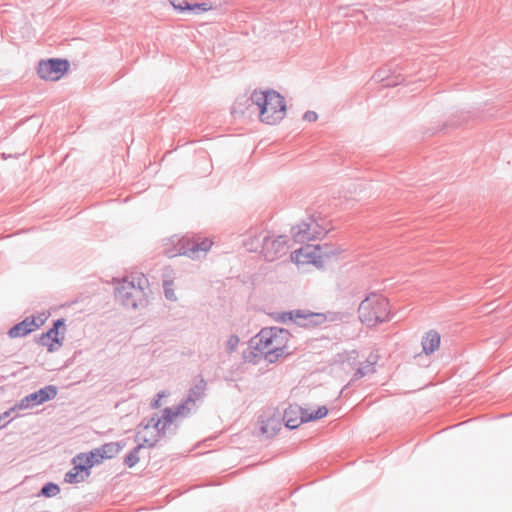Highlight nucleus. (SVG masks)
<instances>
[{
  "mask_svg": "<svg viewBox=\"0 0 512 512\" xmlns=\"http://www.w3.org/2000/svg\"><path fill=\"white\" fill-rule=\"evenodd\" d=\"M318 118V115L314 111H306L303 115V119L308 122H314Z\"/></svg>",
  "mask_w": 512,
  "mask_h": 512,
  "instance_id": "obj_38",
  "label": "nucleus"
},
{
  "mask_svg": "<svg viewBox=\"0 0 512 512\" xmlns=\"http://www.w3.org/2000/svg\"><path fill=\"white\" fill-rule=\"evenodd\" d=\"M165 392L162 391V392H159L158 394H156L155 398L153 399V401L151 402L150 406L151 408L153 409H157L161 406V399L163 397H165Z\"/></svg>",
  "mask_w": 512,
  "mask_h": 512,
  "instance_id": "obj_37",
  "label": "nucleus"
},
{
  "mask_svg": "<svg viewBox=\"0 0 512 512\" xmlns=\"http://www.w3.org/2000/svg\"><path fill=\"white\" fill-rule=\"evenodd\" d=\"M150 292L149 281L144 275L131 280L125 277L114 283L115 300L127 310L138 311L146 308Z\"/></svg>",
  "mask_w": 512,
  "mask_h": 512,
  "instance_id": "obj_1",
  "label": "nucleus"
},
{
  "mask_svg": "<svg viewBox=\"0 0 512 512\" xmlns=\"http://www.w3.org/2000/svg\"><path fill=\"white\" fill-rule=\"evenodd\" d=\"M189 414L190 413L188 411H186L185 406H183L181 403H179L175 408L166 407L163 410L162 417H161V421H162V426H161L162 434L165 435L167 426L170 425L173 422V419L175 417H177V416L186 417Z\"/></svg>",
  "mask_w": 512,
  "mask_h": 512,
  "instance_id": "obj_16",
  "label": "nucleus"
},
{
  "mask_svg": "<svg viewBox=\"0 0 512 512\" xmlns=\"http://www.w3.org/2000/svg\"><path fill=\"white\" fill-rule=\"evenodd\" d=\"M211 9V5L208 4V3H194V4H189V7H188V10H187V13H193V14H201L203 12H206L208 10Z\"/></svg>",
  "mask_w": 512,
  "mask_h": 512,
  "instance_id": "obj_32",
  "label": "nucleus"
},
{
  "mask_svg": "<svg viewBox=\"0 0 512 512\" xmlns=\"http://www.w3.org/2000/svg\"><path fill=\"white\" fill-rule=\"evenodd\" d=\"M87 300H89V297H88V296H85V297H82V298H81V302H84V301H87Z\"/></svg>",
  "mask_w": 512,
  "mask_h": 512,
  "instance_id": "obj_45",
  "label": "nucleus"
},
{
  "mask_svg": "<svg viewBox=\"0 0 512 512\" xmlns=\"http://www.w3.org/2000/svg\"><path fill=\"white\" fill-rule=\"evenodd\" d=\"M286 315H288L289 321H292L298 326L307 327L310 318L308 315H311V311L298 309L288 311Z\"/></svg>",
  "mask_w": 512,
  "mask_h": 512,
  "instance_id": "obj_21",
  "label": "nucleus"
},
{
  "mask_svg": "<svg viewBox=\"0 0 512 512\" xmlns=\"http://www.w3.org/2000/svg\"><path fill=\"white\" fill-rule=\"evenodd\" d=\"M207 383L202 376H199L193 387L188 390L186 398L181 402L189 413L195 409L196 401L201 399L206 391Z\"/></svg>",
  "mask_w": 512,
  "mask_h": 512,
  "instance_id": "obj_10",
  "label": "nucleus"
},
{
  "mask_svg": "<svg viewBox=\"0 0 512 512\" xmlns=\"http://www.w3.org/2000/svg\"><path fill=\"white\" fill-rule=\"evenodd\" d=\"M367 374V371H363V367H360L357 369L355 376L357 377H363Z\"/></svg>",
  "mask_w": 512,
  "mask_h": 512,
  "instance_id": "obj_40",
  "label": "nucleus"
},
{
  "mask_svg": "<svg viewBox=\"0 0 512 512\" xmlns=\"http://www.w3.org/2000/svg\"><path fill=\"white\" fill-rule=\"evenodd\" d=\"M65 65H66V74H67L69 71V68H70V63L67 59H66Z\"/></svg>",
  "mask_w": 512,
  "mask_h": 512,
  "instance_id": "obj_43",
  "label": "nucleus"
},
{
  "mask_svg": "<svg viewBox=\"0 0 512 512\" xmlns=\"http://www.w3.org/2000/svg\"><path fill=\"white\" fill-rule=\"evenodd\" d=\"M440 334L435 330L428 331L422 339V347L425 354H432L440 345Z\"/></svg>",
  "mask_w": 512,
  "mask_h": 512,
  "instance_id": "obj_18",
  "label": "nucleus"
},
{
  "mask_svg": "<svg viewBox=\"0 0 512 512\" xmlns=\"http://www.w3.org/2000/svg\"><path fill=\"white\" fill-rule=\"evenodd\" d=\"M360 321L368 327L389 321V301L382 295L371 293L358 307Z\"/></svg>",
  "mask_w": 512,
  "mask_h": 512,
  "instance_id": "obj_3",
  "label": "nucleus"
},
{
  "mask_svg": "<svg viewBox=\"0 0 512 512\" xmlns=\"http://www.w3.org/2000/svg\"><path fill=\"white\" fill-rule=\"evenodd\" d=\"M288 241L286 235L274 237L270 231H267L262 236V250H260L264 259L272 262L285 255L288 250Z\"/></svg>",
  "mask_w": 512,
  "mask_h": 512,
  "instance_id": "obj_5",
  "label": "nucleus"
},
{
  "mask_svg": "<svg viewBox=\"0 0 512 512\" xmlns=\"http://www.w3.org/2000/svg\"><path fill=\"white\" fill-rule=\"evenodd\" d=\"M267 231L250 230L243 239L244 247L250 252H257L259 249L262 250V236Z\"/></svg>",
  "mask_w": 512,
  "mask_h": 512,
  "instance_id": "obj_17",
  "label": "nucleus"
},
{
  "mask_svg": "<svg viewBox=\"0 0 512 512\" xmlns=\"http://www.w3.org/2000/svg\"><path fill=\"white\" fill-rule=\"evenodd\" d=\"M274 331H276L275 327L262 328L259 333L251 339V346L259 352H264L271 348L273 345Z\"/></svg>",
  "mask_w": 512,
  "mask_h": 512,
  "instance_id": "obj_13",
  "label": "nucleus"
},
{
  "mask_svg": "<svg viewBox=\"0 0 512 512\" xmlns=\"http://www.w3.org/2000/svg\"><path fill=\"white\" fill-rule=\"evenodd\" d=\"M239 337L235 334L229 336L227 342H226V349L228 352H233L236 350L238 344H239Z\"/></svg>",
  "mask_w": 512,
  "mask_h": 512,
  "instance_id": "obj_35",
  "label": "nucleus"
},
{
  "mask_svg": "<svg viewBox=\"0 0 512 512\" xmlns=\"http://www.w3.org/2000/svg\"><path fill=\"white\" fill-rule=\"evenodd\" d=\"M72 465V469L66 472V483H80L90 476L91 469L80 453L72 459Z\"/></svg>",
  "mask_w": 512,
  "mask_h": 512,
  "instance_id": "obj_8",
  "label": "nucleus"
},
{
  "mask_svg": "<svg viewBox=\"0 0 512 512\" xmlns=\"http://www.w3.org/2000/svg\"><path fill=\"white\" fill-rule=\"evenodd\" d=\"M140 426H142L144 429H148L149 427H153L156 431H157V436L158 437H162L164 436L162 434V430H161V426H162V421H161V418L158 417L157 414H154L148 421L147 423H144V421H142L140 423Z\"/></svg>",
  "mask_w": 512,
  "mask_h": 512,
  "instance_id": "obj_28",
  "label": "nucleus"
},
{
  "mask_svg": "<svg viewBox=\"0 0 512 512\" xmlns=\"http://www.w3.org/2000/svg\"><path fill=\"white\" fill-rule=\"evenodd\" d=\"M314 219L309 217L307 221H302L299 225L291 228V234L295 242L304 243L317 239V235L312 233Z\"/></svg>",
  "mask_w": 512,
  "mask_h": 512,
  "instance_id": "obj_12",
  "label": "nucleus"
},
{
  "mask_svg": "<svg viewBox=\"0 0 512 512\" xmlns=\"http://www.w3.org/2000/svg\"><path fill=\"white\" fill-rule=\"evenodd\" d=\"M58 493H60L59 485L53 482H48L42 486L39 495L44 497H53L56 496Z\"/></svg>",
  "mask_w": 512,
  "mask_h": 512,
  "instance_id": "obj_29",
  "label": "nucleus"
},
{
  "mask_svg": "<svg viewBox=\"0 0 512 512\" xmlns=\"http://www.w3.org/2000/svg\"><path fill=\"white\" fill-rule=\"evenodd\" d=\"M44 320L41 318H35L34 316H28L21 322L15 324L8 330V336L10 338H18L24 337L29 333L33 332L41 325H43Z\"/></svg>",
  "mask_w": 512,
  "mask_h": 512,
  "instance_id": "obj_9",
  "label": "nucleus"
},
{
  "mask_svg": "<svg viewBox=\"0 0 512 512\" xmlns=\"http://www.w3.org/2000/svg\"><path fill=\"white\" fill-rule=\"evenodd\" d=\"M312 233L317 235V238H319L322 234H325L327 232H324L323 228L318 223L314 222L312 227Z\"/></svg>",
  "mask_w": 512,
  "mask_h": 512,
  "instance_id": "obj_39",
  "label": "nucleus"
},
{
  "mask_svg": "<svg viewBox=\"0 0 512 512\" xmlns=\"http://www.w3.org/2000/svg\"><path fill=\"white\" fill-rule=\"evenodd\" d=\"M2 158H3V159H7V158H8V156H7L5 153H3V154H2Z\"/></svg>",
  "mask_w": 512,
  "mask_h": 512,
  "instance_id": "obj_46",
  "label": "nucleus"
},
{
  "mask_svg": "<svg viewBox=\"0 0 512 512\" xmlns=\"http://www.w3.org/2000/svg\"><path fill=\"white\" fill-rule=\"evenodd\" d=\"M389 71L390 70L385 69V68L380 69L374 74L373 77L377 81L383 82V85L386 87L396 86V85L400 84L402 81H404V77L400 74L396 75V76H389L388 75Z\"/></svg>",
  "mask_w": 512,
  "mask_h": 512,
  "instance_id": "obj_19",
  "label": "nucleus"
},
{
  "mask_svg": "<svg viewBox=\"0 0 512 512\" xmlns=\"http://www.w3.org/2000/svg\"><path fill=\"white\" fill-rule=\"evenodd\" d=\"M260 353L263 354L265 360L271 364L277 362L280 358H285V357L290 356L289 354L284 353L281 350V348H278V349L269 348V349L265 350L264 352H260Z\"/></svg>",
  "mask_w": 512,
  "mask_h": 512,
  "instance_id": "obj_27",
  "label": "nucleus"
},
{
  "mask_svg": "<svg viewBox=\"0 0 512 512\" xmlns=\"http://www.w3.org/2000/svg\"><path fill=\"white\" fill-rule=\"evenodd\" d=\"M173 245V249L165 251L169 258L184 255L194 260L201 257L200 253L206 254L210 250L212 241L208 238L200 240L199 238L195 239L194 237L184 236L177 238L176 242L173 241Z\"/></svg>",
  "mask_w": 512,
  "mask_h": 512,
  "instance_id": "obj_4",
  "label": "nucleus"
},
{
  "mask_svg": "<svg viewBox=\"0 0 512 512\" xmlns=\"http://www.w3.org/2000/svg\"><path fill=\"white\" fill-rule=\"evenodd\" d=\"M37 73L44 80H59L64 76V59L50 58L41 60L38 64Z\"/></svg>",
  "mask_w": 512,
  "mask_h": 512,
  "instance_id": "obj_6",
  "label": "nucleus"
},
{
  "mask_svg": "<svg viewBox=\"0 0 512 512\" xmlns=\"http://www.w3.org/2000/svg\"><path fill=\"white\" fill-rule=\"evenodd\" d=\"M280 429L281 423L274 419H268L266 422H263L260 427L261 432L266 434L269 438L276 435Z\"/></svg>",
  "mask_w": 512,
  "mask_h": 512,
  "instance_id": "obj_24",
  "label": "nucleus"
},
{
  "mask_svg": "<svg viewBox=\"0 0 512 512\" xmlns=\"http://www.w3.org/2000/svg\"><path fill=\"white\" fill-rule=\"evenodd\" d=\"M16 408H18V405L0 414V428L5 427L10 422L8 418L10 417L11 413L16 410Z\"/></svg>",
  "mask_w": 512,
  "mask_h": 512,
  "instance_id": "obj_36",
  "label": "nucleus"
},
{
  "mask_svg": "<svg viewBox=\"0 0 512 512\" xmlns=\"http://www.w3.org/2000/svg\"><path fill=\"white\" fill-rule=\"evenodd\" d=\"M169 2L179 13H187L190 4L187 0H169Z\"/></svg>",
  "mask_w": 512,
  "mask_h": 512,
  "instance_id": "obj_33",
  "label": "nucleus"
},
{
  "mask_svg": "<svg viewBox=\"0 0 512 512\" xmlns=\"http://www.w3.org/2000/svg\"><path fill=\"white\" fill-rule=\"evenodd\" d=\"M125 445L124 441L108 442L98 447V449L100 450L103 458L107 460L115 457L125 447Z\"/></svg>",
  "mask_w": 512,
  "mask_h": 512,
  "instance_id": "obj_20",
  "label": "nucleus"
},
{
  "mask_svg": "<svg viewBox=\"0 0 512 512\" xmlns=\"http://www.w3.org/2000/svg\"><path fill=\"white\" fill-rule=\"evenodd\" d=\"M78 302H79V300L72 301L71 303L66 302V307L74 305V304H76Z\"/></svg>",
  "mask_w": 512,
  "mask_h": 512,
  "instance_id": "obj_44",
  "label": "nucleus"
},
{
  "mask_svg": "<svg viewBox=\"0 0 512 512\" xmlns=\"http://www.w3.org/2000/svg\"><path fill=\"white\" fill-rule=\"evenodd\" d=\"M90 469L96 465L101 464L105 459L103 458L100 450L97 448L92 449L87 453H80Z\"/></svg>",
  "mask_w": 512,
  "mask_h": 512,
  "instance_id": "obj_22",
  "label": "nucleus"
},
{
  "mask_svg": "<svg viewBox=\"0 0 512 512\" xmlns=\"http://www.w3.org/2000/svg\"><path fill=\"white\" fill-rule=\"evenodd\" d=\"M57 395V387L54 385H47L21 399L18 404L19 409L32 408L40 405L46 401L54 399Z\"/></svg>",
  "mask_w": 512,
  "mask_h": 512,
  "instance_id": "obj_7",
  "label": "nucleus"
},
{
  "mask_svg": "<svg viewBox=\"0 0 512 512\" xmlns=\"http://www.w3.org/2000/svg\"><path fill=\"white\" fill-rule=\"evenodd\" d=\"M163 289L165 298L169 301L175 302L177 301V296L173 289V281L172 280H163Z\"/></svg>",
  "mask_w": 512,
  "mask_h": 512,
  "instance_id": "obj_30",
  "label": "nucleus"
},
{
  "mask_svg": "<svg viewBox=\"0 0 512 512\" xmlns=\"http://www.w3.org/2000/svg\"><path fill=\"white\" fill-rule=\"evenodd\" d=\"M286 314H287V312H283V313H282V315H281V320H282L283 322H286V321H288V320H289V319H288V315H286Z\"/></svg>",
  "mask_w": 512,
  "mask_h": 512,
  "instance_id": "obj_41",
  "label": "nucleus"
},
{
  "mask_svg": "<svg viewBox=\"0 0 512 512\" xmlns=\"http://www.w3.org/2000/svg\"><path fill=\"white\" fill-rule=\"evenodd\" d=\"M315 250L317 251L319 258H330L341 252L339 247L332 244H324L322 246L318 245L315 247Z\"/></svg>",
  "mask_w": 512,
  "mask_h": 512,
  "instance_id": "obj_23",
  "label": "nucleus"
},
{
  "mask_svg": "<svg viewBox=\"0 0 512 512\" xmlns=\"http://www.w3.org/2000/svg\"><path fill=\"white\" fill-rule=\"evenodd\" d=\"M283 421L286 428L292 430L304 423L303 408L298 405H289L283 414Z\"/></svg>",
  "mask_w": 512,
  "mask_h": 512,
  "instance_id": "obj_14",
  "label": "nucleus"
},
{
  "mask_svg": "<svg viewBox=\"0 0 512 512\" xmlns=\"http://www.w3.org/2000/svg\"><path fill=\"white\" fill-rule=\"evenodd\" d=\"M144 448L143 443H138L137 446H135L125 457H124V464L132 468L134 467L140 460L139 458V452L140 450Z\"/></svg>",
  "mask_w": 512,
  "mask_h": 512,
  "instance_id": "obj_26",
  "label": "nucleus"
},
{
  "mask_svg": "<svg viewBox=\"0 0 512 512\" xmlns=\"http://www.w3.org/2000/svg\"><path fill=\"white\" fill-rule=\"evenodd\" d=\"M308 316L310 318H309V322L307 324V327L319 326V325L323 324L324 322H326V320H327L326 315L323 314V313L311 312V315H308Z\"/></svg>",
  "mask_w": 512,
  "mask_h": 512,
  "instance_id": "obj_31",
  "label": "nucleus"
},
{
  "mask_svg": "<svg viewBox=\"0 0 512 512\" xmlns=\"http://www.w3.org/2000/svg\"><path fill=\"white\" fill-rule=\"evenodd\" d=\"M160 437H155L153 439L146 438V437H140V433H137L135 436V441L138 443H143L144 447L147 446L149 448H153L157 445Z\"/></svg>",
  "mask_w": 512,
  "mask_h": 512,
  "instance_id": "obj_34",
  "label": "nucleus"
},
{
  "mask_svg": "<svg viewBox=\"0 0 512 512\" xmlns=\"http://www.w3.org/2000/svg\"><path fill=\"white\" fill-rule=\"evenodd\" d=\"M64 326V318H59L54 322V325L51 329H49L46 333H43L38 337L37 343L42 346H47L49 352H53L56 348L55 344L60 347L62 345L59 335V328Z\"/></svg>",
  "mask_w": 512,
  "mask_h": 512,
  "instance_id": "obj_11",
  "label": "nucleus"
},
{
  "mask_svg": "<svg viewBox=\"0 0 512 512\" xmlns=\"http://www.w3.org/2000/svg\"><path fill=\"white\" fill-rule=\"evenodd\" d=\"M328 414V408L326 406H320L317 410L309 412L308 409L303 408V419L304 423L315 421L325 417Z\"/></svg>",
  "mask_w": 512,
  "mask_h": 512,
  "instance_id": "obj_25",
  "label": "nucleus"
},
{
  "mask_svg": "<svg viewBox=\"0 0 512 512\" xmlns=\"http://www.w3.org/2000/svg\"><path fill=\"white\" fill-rule=\"evenodd\" d=\"M371 370H373V368L370 364H367L366 366L363 367V371H367V373Z\"/></svg>",
  "mask_w": 512,
  "mask_h": 512,
  "instance_id": "obj_42",
  "label": "nucleus"
},
{
  "mask_svg": "<svg viewBox=\"0 0 512 512\" xmlns=\"http://www.w3.org/2000/svg\"><path fill=\"white\" fill-rule=\"evenodd\" d=\"M274 337H273V345L271 348H281L284 353L292 355L294 353V348H291L288 344L291 338V333L284 328L275 327Z\"/></svg>",
  "mask_w": 512,
  "mask_h": 512,
  "instance_id": "obj_15",
  "label": "nucleus"
},
{
  "mask_svg": "<svg viewBox=\"0 0 512 512\" xmlns=\"http://www.w3.org/2000/svg\"><path fill=\"white\" fill-rule=\"evenodd\" d=\"M249 100L258 107L260 121L263 123L274 125L285 116L284 98L275 90L254 91Z\"/></svg>",
  "mask_w": 512,
  "mask_h": 512,
  "instance_id": "obj_2",
  "label": "nucleus"
}]
</instances>
